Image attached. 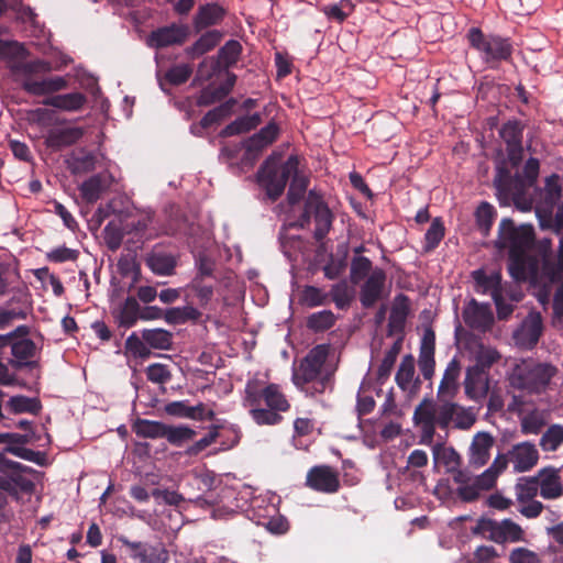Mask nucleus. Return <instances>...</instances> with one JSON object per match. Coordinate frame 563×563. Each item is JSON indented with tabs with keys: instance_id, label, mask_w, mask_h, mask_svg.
Instances as JSON below:
<instances>
[{
	"instance_id": "obj_1",
	"label": "nucleus",
	"mask_w": 563,
	"mask_h": 563,
	"mask_svg": "<svg viewBox=\"0 0 563 563\" xmlns=\"http://www.w3.org/2000/svg\"><path fill=\"white\" fill-rule=\"evenodd\" d=\"M461 372L460 362L453 358L449 362L438 388L439 402L423 398L416 406L412 421L420 430V442L431 445L437 428L446 430L452 422L461 430L470 429L476 421L475 415L468 408L456 402L443 400L444 397H454L459 389L457 379Z\"/></svg>"
},
{
	"instance_id": "obj_2",
	"label": "nucleus",
	"mask_w": 563,
	"mask_h": 563,
	"mask_svg": "<svg viewBox=\"0 0 563 563\" xmlns=\"http://www.w3.org/2000/svg\"><path fill=\"white\" fill-rule=\"evenodd\" d=\"M26 55L27 51L21 43L0 40V58L10 64L12 74L21 75V87L25 92L33 96H45L68 87V80L62 76L34 80V75L49 73L52 65L44 59L25 62Z\"/></svg>"
},
{
	"instance_id": "obj_3",
	"label": "nucleus",
	"mask_w": 563,
	"mask_h": 563,
	"mask_svg": "<svg viewBox=\"0 0 563 563\" xmlns=\"http://www.w3.org/2000/svg\"><path fill=\"white\" fill-rule=\"evenodd\" d=\"M533 243L534 229L531 224L516 227L510 218L500 221L496 247L509 250L508 271L517 282H525L538 273V260L529 254Z\"/></svg>"
},
{
	"instance_id": "obj_4",
	"label": "nucleus",
	"mask_w": 563,
	"mask_h": 563,
	"mask_svg": "<svg viewBox=\"0 0 563 563\" xmlns=\"http://www.w3.org/2000/svg\"><path fill=\"white\" fill-rule=\"evenodd\" d=\"M244 406L249 407L250 416L258 426H276L282 422L280 412L290 408L286 396L277 384L262 387L256 379L245 385Z\"/></svg>"
},
{
	"instance_id": "obj_5",
	"label": "nucleus",
	"mask_w": 563,
	"mask_h": 563,
	"mask_svg": "<svg viewBox=\"0 0 563 563\" xmlns=\"http://www.w3.org/2000/svg\"><path fill=\"white\" fill-rule=\"evenodd\" d=\"M558 368L550 363L533 358H522L517 362L508 375V382L514 389L526 394H541L547 390Z\"/></svg>"
},
{
	"instance_id": "obj_6",
	"label": "nucleus",
	"mask_w": 563,
	"mask_h": 563,
	"mask_svg": "<svg viewBox=\"0 0 563 563\" xmlns=\"http://www.w3.org/2000/svg\"><path fill=\"white\" fill-rule=\"evenodd\" d=\"M330 353L329 344H318L294 368L292 382L303 389L306 385L313 383V393H323L331 382L330 373H322V368Z\"/></svg>"
},
{
	"instance_id": "obj_7",
	"label": "nucleus",
	"mask_w": 563,
	"mask_h": 563,
	"mask_svg": "<svg viewBox=\"0 0 563 563\" xmlns=\"http://www.w3.org/2000/svg\"><path fill=\"white\" fill-rule=\"evenodd\" d=\"M278 158L275 154L269 155L257 172V181L271 201H276L283 195L288 180L299 166L296 155H290L279 166Z\"/></svg>"
},
{
	"instance_id": "obj_8",
	"label": "nucleus",
	"mask_w": 563,
	"mask_h": 563,
	"mask_svg": "<svg viewBox=\"0 0 563 563\" xmlns=\"http://www.w3.org/2000/svg\"><path fill=\"white\" fill-rule=\"evenodd\" d=\"M470 45L476 49L489 68H496L501 62H509L514 53L509 37L484 34L479 27H471L467 33Z\"/></svg>"
},
{
	"instance_id": "obj_9",
	"label": "nucleus",
	"mask_w": 563,
	"mask_h": 563,
	"mask_svg": "<svg viewBox=\"0 0 563 563\" xmlns=\"http://www.w3.org/2000/svg\"><path fill=\"white\" fill-rule=\"evenodd\" d=\"M311 218L314 220L313 238L317 242H322L329 234L334 214L328 207L323 196L316 189L309 190L303 206V211L300 214L297 227L305 229L310 224Z\"/></svg>"
},
{
	"instance_id": "obj_10",
	"label": "nucleus",
	"mask_w": 563,
	"mask_h": 563,
	"mask_svg": "<svg viewBox=\"0 0 563 563\" xmlns=\"http://www.w3.org/2000/svg\"><path fill=\"white\" fill-rule=\"evenodd\" d=\"M473 533L482 534L496 543L518 542L523 540L522 528L511 519L496 521L490 518L482 517L473 528Z\"/></svg>"
},
{
	"instance_id": "obj_11",
	"label": "nucleus",
	"mask_w": 563,
	"mask_h": 563,
	"mask_svg": "<svg viewBox=\"0 0 563 563\" xmlns=\"http://www.w3.org/2000/svg\"><path fill=\"white\" fill-rule=\"evenodd\" d=\"M494 186L497 199L501 206H509L511 202L518 203L528 187L522 176L518 174L512 176L504 164L498 165L496 168Z\"/></svg>"
},
{
	"instance_id": "obj_12",
	"label": "nucleus",
	"mask_w": 563,
	"mask_h": 563,
	"mask_svg": "<svg viewBox=\"0 0 563 563\" xmlns=\"http://www.w3.org/2000/svg\"><path fill=\"white\" fill-rule=\"evenodd\" d=\"M523 130L525 124L517 119L505 122L499 135L506 144L507 156L512 167L519 166L523 157Z\"/></svg>"
},
{
	"instance_id": "obj_13",
	"label": "nucleus",
	"mask_w": 563,
	"mask_h": 563,
	"mask_svg": "<svg viewBox=\"0 0 563 563\" xmlns=\"http://www.w3.org/2000/svg\"><path fill=\"white\" fill-rule=\"evenodd\" d=\"M306 486L322 494H335L341 484L339 473L329 465L312 466L306 476Z\"/></svg>"
},
{
	"instance_id": "obj_14",
	"label": "nucleus",
	"mask_w": 563,
	"mask_h": 563,
	"mask_svg": "<svg viewBox=\"0 0 563 563\" xmlns=\"http://www.w3.org/2000/svg\"><path fill=\"white\" fill-rule=\"evenodd\" d=\"M190 35L186 24L172 23L152 31L147 36V45L152 48H165L173 45H183Z\"/></svg>"
},
{
	"instance_id": "obj_15",
	"label": "nucleus",
	"mask_w": 563,
	"mask_h": 563,
	"mask_svg": "<svg viewBox=\"0 0 563 563\" xmlns=\"http://www.w3.org/2000/svg\"><path fill=\"white\" fill-rule=\"evenodd\" d=\"M386 279V272L380 267H375L369 276L364 279L358 296L363 308H373L385 297Z\"/></svg>"
},
{
	"instance_id": "obj_16",
	"label": "nucleus",
	"mask_w": 563,
	"mask_h": 563,
	"mask_svg": "<svg viewBox=\"0 0 563 563\" xmlns=\"http://www.w3.org/2000/svg\"><path fill=\"white\" fill-rule=\"evenodd\" d=\"M543 331V322L540 312H530L515 332L516 343L526 349H533Z\"/></svg>"
},
{
	"instance_id": "obj_17",
	"label": "nucleus",
	"mask_w": 563,
	"mask_h": 563,
	"mask_svg": "<svg viewBox=\"0 0 563 563\" xmlns=\"http://www.w3.org/2000/svg\"><path fill=\"white\" fill-rule=\"evenodd\" d=\"M466 325L474 330L486 331L494 323V316L488 303H478L472 299L463 310Z\"/></svg>"
},
{
	"instance_id": "obj_18",
	"label": "nucleus",
	"mask_w": 563,
	"mask_h": 563,
	"mask_svg": "<svg viewBox=\"0 0 563 563\" xmlns=\"http://www.w3.org/2000/svg\"><path fill=\"white\" fill-rule=\"evenodd\" d=\"M560 468L547 466L538 471L537 479L540 483V496L543 499H556L563 495V482Z\"/></svg>"
},
{
	"instance_id": "obj_19",
	"label": "nucleus",
	"mask_w": 563,
	"mask_h": 563,
	"mask_svg": "<svg viewBox=\"0 0 563 563\" xmlns=\"http://www.w3.org/2000/svg\"><path fill=\"white\" fill-rule=\"evenodd\" d=\"M508 456L514 468L521 473L530 471L538 463L539 452L534 444L521 442L508 451Z\"/></svg>"
},
{
	"instance_id": "obj_20",
	"label": "nucleus",
	"mask_w": 563,
	"mask_h": 563,
	"mask_svg": "<svg viewBox=\"0 0 563 563\" xmlns=\"http://www.w3.org/2000/svg\"><path fill=\"white\" fill-rule=\"evenodd\" d=\"M85 129L80 126H68L53 129L45 139V145L54 151L76 144L84 135Z\"/></svg>"
},
{
	"instance_id": "obj_21",
	"label": "nucleus",
	"mask_w": 563,
	"mask_h": 563,
	"mask_svg": "<svg viewBox=\"0 0 563 563\" xmlns=\"http://www.w3.org/2000/svg\"><path fill=\"white\" fill-rule=\"evenodd\" d=\"M242 53V45L236 40L228 41L218 52V60H212L210 64L211 71L206 76V79H210L213 75L220 73L223 68L228 70L230 67L236 64Z\"/></svg>"
},
{
	"instance_id": "obj_22",
	"label": "nucleus",
	"mask_w": 563,
	"mask_h": 563,
	"mask_svg": "<svg viewBox=\"0 0 563 563\" xmlns=\"http://www.w3.org/2000/svg\"><path fill=\"white\" fill-rule=\"evenodd\" d=\"M465 393L471 399L486 397L489 390V374L478 367L471 366L466 371Z\"/></svg>"
},
{
	"instance_id": "obj_23",
	"label": "nucleus",
	"mask_w": 563,
	"mask_h": 563,
	"mask_svg": "<svg viewBox=\"0 0 563 563\" xmlns=\"http://www.w3.org/2000/svg\"><path fill=\"white\" fill-rule=\"evenodd\" d=\"M146 266L159 276H172L175 274L177 258L165 251L154 249L145 257Z\"/></svg>"
},
{
	"instance_id": "obj_24",
	"label": "nucleus",
	"mask_w": 563,
	"mask_h": 563,
	"mask_svg": "<svg viewBox=\"0 0 563 563\" xmlns=\"http://www.w3.org/2000/svg\"><path fill=\"white\" fill-rule=\"evenodd\" d=\"M494 438L486 432L477 433L471 445L470 464L476 468L484 466L490 457Z\"/></svg>"
},
{
	"instance_id": "obj_25",
	"label": "nucleus",
	"mask_w": 563,
	"mask_h": 563,
	"mask_svg": "<svg viewBox=\"0 0 563 563\" xmlns=\"http://www.w3.org/2000/svg\"><path fill=\"white\" fill-rule=\"evenodd\" d=\"M87 103V97L82 92H69L54 95L46 98L43 104L67 112L79 111Z\"/></svg>"
},
{
	"instance_id": "obj_26",
	"label": "nucleus",
	"mask_w": 563,
	"mask_h": 563,
	"mask_svg": "<svg viewBox=\"0 0 563 563\" xmlns=\"http://www.w3.org/2000/svg\"><path fill=\"white\" fill-rule=\"evenodd\" d=\"M472 277L475 283V291L478 294H490L492 298H495L504 291L499 272L487 275L483 269H477L472 273Z\"/></svg>"
},
{
	"instance_id": "obj_27",
	"label": "nucleus",
	"mask_w": 563,
	"mask_h": 563,
	"mask_svg": "<svg viewBox=\"0 0 563 563\" xmlns=\"http://www.w3.org/2000/svg\"><path fill=\"white\" fill-rule=\"evenodd\" d=\"M225 15V10L218 3L200 5L194 18V26L197 32L219 24Z\"/></svg>"
},
{
	"instance_id": "obj_28",
	"label": "nucleus",
	"mask_w": 563,
	"mask_h": 563,
	"mask_svg": "<svg viewBox=\"0 0 563 563\" xmlns=\"http://www.w3.org/2000/svg\"><path fill=\"white\" fill-rule=\"evenodd\" d=\"M9 345L11 346V353L15 358L11 362L13 367H33L36 365V362L30 361L36 352V345L31 339H19L11 342Z\"/></svg>"
},
{
	"instance_id": "obj_29",
	"label": "nucleus",
	"mask_w": 563,
	"mask_h": 563,
	"mask_svg": "<svg viewBox=\"0 0 563 563\" xmlns=\"http://www.w3.org/2000/svg\"><path fill=\"white\" fill-rule=\"evenodd\" d=\"M262 123V117L260 113H253L251 115H243L236 118L230 124H228L221 132L220 136L230 137L243 133H247L256 129Z\"/></svg>"
},
{
	"instance_id": "obj_30",
	"label": "nucleus",
	"mask_w": 563,
	"mask_h": 563,
	"mask_svg": "<svg viewBox=\"0 0 563 563\" xmlns=\"http://www.w3.org/2000/svg\"><path fill=\"white\" fill-rule=\"evenodd\" d=\"M222 33L218 30H211L203 33L191 46H188L185 52L191 57H199L212 51L221 41Z\"/></svg>"
},
{
	"instance_id": "obj_31",
	"label": "nucleus",
	"mask_w": 563,
	"mask_h": 563,
	"mask_svg": "<svg viewBox=\"0 0 563 563\" xmlns=\"http://www.w3.org/2000/svg\"><path fill=\"white\" fill-rule=\"evenodd\" d=\"M166 427L162 421L137 418L132 424V431L143 439H164Z\"/></svg>"
},
{
	"instance_id": "obj_32",
	"label": "nucleus",
	"mask_w": 563,
	"mask_h": 563,
	"mask_svg": "<svg viewBox=\"0 0 563 563\" xmlns=\"http://www.w3.org/2000/svg\"><path fill=\"white\" fill-rule=\"evenodd\" d=\"M141 333L150 350H169L173 344V334L168 330L162 328L143 329Z\"/></svg>"
},
{
	"instance_id": "obj_33",
	"label": "nucleus",
	"mask_w": 563,
	"mask_h": 563,
	"mask_svg": "<svg viewBox=\"0 0 563 563\" xmlns=\"http://www.w3.org/2000/svg\"><path fill=\"white\" fill-rule=\"evenodd\" d=\"M196 435V430L186 424H167L164 439L175 448H183L192 441Z\"/></svg>"
},
{
	"instance_id": "obj_34",
	"label": "nucleus",
	"mask_w": 563,
	"mask_h": 563,
	"mask_svg": "<svg viewBox=\"0 0 563 563\" xmlns=\"http://www.w3.org/2000/svg\"><path fill=\"white\" fill-rule=\"evenodd\" d=\"M235 104L236 99L230 98L220 106L209 110L200 120L201 128L209 129L213 124H217L223 119L230 117Z\"/></svg>"
},
{
	"instance_id": "obj_35",
	"label": "nucleus",
	"mask_w": 563,
	"mask_h": 563,
	"mask_svg": "<svg viewBox=\"0 0 563 563\" xmlns=\"http://www.w3.org/2000/svg\"><path fill=\"white\" fill-rule=\"evenodd\" d=\"M8 470L11 471V477L13 481L14 489L19 488L21 492L31 493L34 489V483L32 479L24 476L25 472H31L32 468L25 466L19 462L8 461L5 463Z\"/></svg>"
},
{
	"instance_id": "obj_36",
	"label": "nucleus",
	"mask_w": 563,
	"mask_h": 563,
	"mask_svg": "<svg viewBox=\"0 0 563 563\" xmlns=\"http://www.w3.org/2000/svg\"><path fill=\"white\" fill-rule=\"evenodd\" d=\"M140 313H141V309H140V305L137 302V300L132 297V296H129L124 302L122 303L120 310H119V314H118V323L120 327H123V328H131L133 327L136 321L140 319Z\"/></svg>"
},
{
	"instance_id": "obj_37",
	"label": "nucleus",
	"mask_w": 563,
	"mask_h": 563,
	"mask_svg": "<svg viewBox=\"0 0 563 563\" xmlns=\"http://www.w3.org/2000/svg\"><path fill=\"white\" fill-rule=\"evenodd\" d=\"M355 5L351 0H340L322 7L321 11L329 20L342 23L353 13Z\"/></svg>"
},
{
	"instance_id": "obj_38",
	"label": "nucleus",
	"mask_w": 563,
	"mask_h": 563,
	"mask_svg": "<svg viewBox=\"0 0 563 563\" xmlns=\"http://www.w3.org/2000/svg\"><path fill=\"white\" fill-rule=\"evenodd\" d=\"M373 271V263L368 257L362 255L354 256L350 265V280L353 285H358Z\"/></svg>"
},
{
	"instance_id": "obj_39",
	"label": "nucleus",
	"mask_w": 563,
	"mask_h": 563,
	"mask_svg": "<svg viewBox=\"0 0 563 563\" xmlns=\"http://www.w3.org/2000/svg\"><path fill=\"white\" fill-rule=\"evenodd\" d=\"M336 321L335 314L331 310H322L311 313L306 321V325L313 332H323L331 329Z\"/></svg>"
},
{
	"instance_id": "obj_40",
	"label": "nucleus",
	"mask_w": 563,
	"mask_h": 563,
	"mask_svg": "<svg viewBox=\"0 0 563 563\" xmlns=\"http://www.w3.org/2000/svg\"><path fill=\"white\" fill-rule=\"evenodd\" d=\"M550 279V285L553 292V316L556 319H561L563 317V273H544Z\"/></svg>"
},
{
	"instance_id": "obj_41",
	"label": "nucleus",
	"mask_w": 563,
	"mask_h": 563,
	"mask_svg": "<svg viewBox=\"0 0 563 563\" xmlns=\"http://www.w3.org/2000/svg\"><path fill=\"white\" fill-rule=\"evenodd\" d=\"M290 185L287 192V201L290 206L297 205L305 196L309 185V178L299 174L298 169L290 177Z\"/></svg>"
},
{
	"instance_id": "obj_42",
	"label": "nucleus",
	"mask_w": 563,
	"mask_h": 563,
	"mask_svg": "<svg viewBox=\"0 0 563 563\" xmlns=\"http://www.w3.org/2000/svg\"><path fill=\"white\" fill-rule=\"evenodd\" d=\"M153 216L147 213L136 220L128 221L123 224V230L126 234H133L140 241H147L153 238L152 233L147 232L148 225L152 223Z\"/></svg>"
},
{
	"instance_id": "obj_43",
	"label": "nucleus",
	"mask_w": 563,
	"mask_h": 563,
	"mask_svg": "<svg viewBox=\"0 0 563 563\" xmlns=\"http://www.w3.org/2000/svg\"><path fill=\"white\" fill-rule=\"evenodd\" d=\"M515 492L518 503L536 499L538 493L540 494V483H538L537 476L520 478L515 486Z\"/></svg>"
},
{
	"instance_id": "obj_44",
	"label": "nucleus",
	"mask_w": 563,
	"mask_h": 563,
	"mask_svg": "<svg viewBox=\"0 0 563 563\" xmlns=\"http://www.w3.org/2000/svg\"><path fill=\"white\" fill-rule=\"evenodd\" d=\"M124 349L125 353L134 358L146 360L152 354L147 343L142 339V334L139 335L136 332L128 336Z\"/></svg>"
},
{
	"instance_id": "obj_45",
	"label": "nucleus",
	"mask_w": 563,
	"mask_h": 563,
	"mask_svg": "<svg viewBox=\"0 0 563 563\" xmlns=\"http://www.w3.org/2000/svg\"><path fill=\"white\" fill-rule=\"evenodd\" d=\"M186 289L195 292L198 305L206 308L213 297V285L207 284L201 277H194V279L186 286Z\"/></svg>"
},
{
	"instance_id": "obj_46",
	"label": "nucleus",
	"mask_w": 563,
	"mask_h": 563,
	"mask_svg": "<svg viewBox=\"0 0 563 563\" xmlns=\"http://www.w3.org/2000/svg\"><path fill=\"white\" fill-rule=\"evenodd\" d=\"M563 443V427L561 424H552L542 434L540 446L545 452H553Z\"/></svg>"
},
{
	"instance_id": "obj_47",
	"label": "nucleus",
	"mask_w": 563,
	"mask_h": 563,
	"mask_svg": "<svg viewBox=\"0 0 563 563\" xmlns=\"http://www.w3.org/2000/svg\"><path fill=\"white\" fill-rule=\"evenodd\" d=\"M415 375V360L412 355H406L401 360L399 368L396 373V383L399 388L407 390Z\"/></svg>"
},
{
	"instance_id": "obj_48",
	"label": "nucleus",
	"mask_w": 563,
	"mask_h": 563,
	"mask_svg": "<svg viewBox=\"0 0 563 563\" xmlns=\"http://www.w3.org/2000/svg\"><path fill=\"white\" fill-rule=\"evenodd\" d=\"M8 406L14 413L30 412L36 415L42 408L38 399L21 395L11 397Z\"/></svg>"
},
{
	"instance_id": "obj_49",
	"label": "nucleus",
	"mask_w": 563,
	"mask_h": 563,
	"mask_svg": "<svg viewBox=\"0 0 563 563\" xmlns=\"http://www.w3.org/2000/svg\"><path fill=\"white\" fill-rule=\"evenodd\" d=\"M243 146L245 152L242 157V163L250 166L255 164V162L260 158L263 150L267 147L263 141H260L256 134H253L247 140H245Z\"/></svg>"
},
{
	"instance_id": "obj_50",
	"label": "nucleus",
	"mask_w": 563,
	"mask_h": 563,
	"mask_svg": "<svg viewBox=\"0 0 563 563\" xmlns=\"http://www.w3.org/2000/svg\"><path fill=\"white\" fill-rule=\"evenodd\" d=\"M495 217H496V210L490 203H488L486 201H483L479 203V206L477 207L476 212H475V218H476V223H477L478 229L484 234H488V232L493 225Z\"/></svg>"
},
{
	"instance_id": "obj_51",
	"label": "nucleus",
	"mask_w": 563,
	"mask_h": 563,
	"mask_svg": "<svg viewBox=\"0 0 563 563\" xmlns=\"http://www.w3.org/2000/svg\"><path fill=\"white\" fill-rule=\"evenodd\" d=\"M74 173H89L96 168L97 158L93 153L80 150L71 157Z\"/></svg>"
},
{
	"instance_id": "obj_52",
	"label": "nucleus",
	"mask_w": 563,
	"mask_h": 563,
	"mask_svg": "<svg viewBox=\"0 0 563 563\" xmlns=\"http://www.w3.org/2000/svg\"><path fill=\"white\" fill-rule=\"evenodd\" d=\"M499 358L500 354L496 349L481 345L475 354V364L473 366L489 372L490 367L497 363Z\"/></svg>"
},
{
	"instance_id": "obj_53",
	"label": "nucleus",
	"mask_w": 563,
	"mask_h": 563,
	"mask_svg": "<svg viewBox=\"0 0 563 563\" xmlns=\"http://www.w3.org/2000/svg\"><path fill=\"white\" fill-rule=\"evenodd\" d=\"M140 556L141 563H166L169 560V553L162 543L156 545L145 543Z\"/></svg>"
},
{
	"instance_id": "obj_54",
	"label": "nucleus",
	"mask_w": 563,
	"mask_h": 563,
	"mask_svg": "<svg viewBox=\"0 0 563 563\" xmlns=\"http://www.w3.org/2000/svg\"><path fill=\"white\" fill-rule=\"evenodd\" d=\"M219 429V426H211L209 428V432L205 437L194 442L185 450V454L188 456H197L199 453L216 442V440L220 437Z\"/></svg>"
},
{
	"instance_id": "obj_55",
	"label": "nucleus",
	"mask_w": 563,
	"mask_h": 563,
	"mask_svg": "<svg viewBox=\"0 0 563 563\" xmlns=\"http://www.w3.org/2000/svg\"><path fill=\"white\" fill-rule=\"evenodd\" d=\"M444 225L442 221L439 218L433 219L431 222L430 228L427 230L424 235V251L430 252L434 250L442 239L444 238Z\"/></svg>"
},
{
	"instance_id": "obj_56",
	"label": "nucleus",
	"mask_w": 563,
	"mask_h": 563,
	"mask_svg": "<svg viewBox=\"0 0 563 563\" xmlns=\"http://www.w3.org/2000/svg\"><path fill=\"white\" fill-rule=\"evenodd\" d=\"M192 74V67L188 64H179L170 67L164 75V79L173 85L180 86L185 84Z\"/></svg>"
},
{
	"instance_id": "obj_57",
	"label": "nucleus",
	"mask_w": 563,
	"mask_h": 563,
	"mask_svg": "<svg viewBox=\"0 0 563 563\" xmlns=\"http://www.w3.org/2000/svg\"><path fill=\"white\" fill-rule=\"evenodd\" d=\"M328 295L314 286H305L300 294V302L307 307L313 308L323 305Z\"/></svg>"
},
{
	"instance_id": "obj_58",
	"label": "nucleus",
	"mask_w": 563,
	"mask_h": 563,
	"mask_svg": "<svg viewBox=\"0 0 563 563\" xmlns=\"http://www.w3.org/2000/svg\"><path fill=\"white\" fill-rule=\"evenodd\" d=\"M544 423L543 416L539 411L534 410L527 413L521 419V431L525 434H537L541 431Z\"/></svg>"
},
{
	"instance_id": "obj_59",
	"label": "nucleus",
	"mask_w": 563,
	"mask_h": 563,
	"mask_svg": "<svg viewBox=\"0 0 563 563\" xmlns=\"http://www.w3.org/2000/svg\"><path fill=\"white\" fill-rule=\"evenodd\" d=\"M80 191L88 202H96L100 198L102 191L101 178L99 176L90 177L82 183Z\"/></svg>"
},
{
	"instance_id": "obj_60",
	"label": "nucleus",
	"mask_w": 563,
	"mask_h": 563,
	"mask_svg": "<svg viewBox=\"0 0 563 563\" xmlns=\"http://www.w3.org/2000/svg\"><path fill=\"white\" fill-rule=\"evenodd\" d=\"M330 295L339 309L347 308L352 301V295L345 282L333 285Z\"/></svg>"
},
{
	"instance_id": "obj_61",
	"label": "nucleus",
	"mask_w": 563,
	"mask_h": 563,
	"mask_svg": "<svg viewBox=\"0 0 563 563\" xmlns=\"http://www.w3.org/2000/svg\"><path fill=\"white\" fill-rule=\"evenodd\" d=\"M562 186L560 184V177L556 174H552L545 178L544 184V200L554 205L561 198Z\"/></svg>"
},
{
	"instance_id": "obj_62",
	"label": "nucleus",
	"mask_w": 563,
	"mask_h": 563,
	"mask_svg": "<svg viewBox=\"0 0 563 563\" xmlns=\"http://www.w3.org/2000/svg\"><path fill=\"white\" fill-rule=\"evenodd\" d=\"M79 254L78 250L58 246L46 253V258L52 263L76 262Z\"/></svg>"
},
{
	"instance_id": "obj_63",
	"label": "nucleus",
	"mask_w": 563,
	"mask_h": 563,
	"mask_svg": "<svg viewBox=\"0 0 563 563\" xmlns=\"http://www.w3.org/2000/svg\"><path fill=\"white\" fill-rule=\"evenodd\" d=\"M146 377L155 384H166L172 379V373L167 365L154 363L147 366Z\"/></svg>"
},
{
	"instance_id": "obj_64",
	"label": "nucleus",
	"mask_w": 563,
	"mask_h": 563,
	"mask_svg": "<svg viewBox=\"0 0 563 563\" xmlns=\"http://www.w3.org/2000/svg\"><path fill=\"white\" fill-rule=\"evenodd\" d=\"M499 558L497 550L492 545H479L475 549L470 563H496Z\"/></svg>"
}]
</instances>
